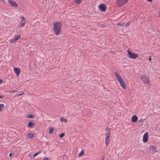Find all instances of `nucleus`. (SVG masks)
<instances>
[{
    "label": "nucleus",
    "instance_id": "23",
    "mask_svg": "<svg viewBox=\"0 0 160 160\" xmlns=\"http://www.w3.org/2000/svg\"><path fill=\"white\" fill-rule=\"evenodd\" d=\"M110 135V133H106L105 138L109 139Z\"/></svg>",
    "mask_w": 160,
    "mask_h": 160
},
{
    "label": "nucleus",
    "instance_id": "21",
    "mask_svg": "<svg viewBox=\"0 0 160 160\" xmlns=\"http://www.w3.org/2000/svg\"><path fill=\"white\" fill-rule=\"evenodd\" d=\"M110 141L109 139L105 138V144L106 146H108V144Z\"/></svg>",
    "mask_w": 160,
    "mask_h": 160
},
{
    "label": "nucleus",
    "instance_id": "25",
    "mask_svg": "<svg viewBox=\"0 0 160 160\" xmlns=\"http://www.w3.org/2000/svg\"><path fill=\"white\" fill-rule=\"evenodd\" d=\"M156 149V147H155V146H150V150H153V149H154V150H155Z\"/></svg>",
    "mask_w": 160,
    "mask_h": 160
},
{
    "label": "nucleus",
    "instance_id": "28",
    "mask_svg": "<svg viewBox=\"0 0 160 160\" xmlns=\"http://www.w3.org/2000/svg\"><path fill=\"white\" fill-rule=\"evenodd\" d=\"M138 122L140 123H142V125L143 123V120L142 119H141V120H139Z\"/></svg>",
    "mask_w": 160,
    "mask_h": 160
},
{
    "label": "nucleus",
    "instance_id": "11",
    "mask_svg": "<svg viewBox=\"0 0 160 160\" xmlns=\"http://www.w3.org/2000/svg\"><path fill=\"white\" fill-rule=\"evenodd\" d=\"M14 72L16 74V75L17 76H18L19 75L20 73V72L21 70L19 68H14Z\"/></svg>",
    "mask_w": 160,
    "mask_h": 160
},
{
    "label": "nucleus",
    "instance_id": "38",
    "mask_svg": "<svg viewBox=\"0 0 160 160\" xmlns=\"http://www.w3.org/2000/svg\"><path fill=\"white\" fill-rule=\"evenodd\" d=\"M4 0H0V1H3Z\"/></svg>",
    "mask_w": 160,
    "mask_h": 160
},
{
    "label": "nucleus",
    "instance_id": "27",
    "mask_svg": "<svg viewBox=\"0 0 160 160\" xmlns=\"http://www.w3.org/2000/svg\"><path fill=\"white\" fill-rule=\"evenodd\" d=\"M84 153V151L83 150H82L78 154V156H81Z\"/></svg>",
    "mask_w": 160,
    "mask_h": 160
},
{
    "label": "nucleus",
    "instance_id": "9",
    "mask_svg": "<svg viewBox=\"0 0 160 160\" xmlns=\"http://www.w3.org/2000/svg\"><path fill=\"white\" fill-rule=\"evenodd\" d=\"M8 2L9 4L12 7H17L18 6V4L13 1L8 0Z\"/></svg>",
    "mask_w": 160,
    "mask_h": 160
},
{
    "label": "nucleus",
    "instance_id": "17",
    "mask_svg": "<svg viewBox=\"0 0 160 160\" xmlns=\"http://www.w3.org/2000/svg\"><path fill=\"white\" fill-rule=\"evenodd\" d=\"M54 131V129L53 128H50L48 132L50 134L52 133Z\"/></svg>",
    "mask_w": 160,
    "mask_h": 160
},
{
    "label": "nucleus",
    "instance_id": "2",
    "mask_svg": "<svg viewBox=\"0 0 160 160\" xmlns=\"http://www.w3.org/2000/svg\"><path fill=\"white\" fill-rule=\"evenodd\" d=\"M115 75L117 80L119 82L121 86L123 89H126V85L122 77L117 72H115Z\"/></svg>",
    "mask_w": 160,
    "mask_h": 160
},
{
    "label": "nucleus",
    "instance_id": "5",
    "mask_svg": "<svg viewBox=\"0 0 160 160\" xmlns=\"http://www.w3.org/2000/svg\"><path fill=\"white\" fill-rule=\"evenodd\" d=\"M141 79L144 83L146 84H148L149 82L148 78L145 75H142L141 77Z\"/></svg>",
    "mask_w": 160,
    "mask_h": 160
},
{
    "label": "nucleus",
    "instance_id": "14",
    "mask_svg": "<svg viewBox=\"0 0 160 160\" xmlns=\"http://www.w3.org/2000/svg\"><path fill=\"white\" fill-rule=\"evenodd\" d=\"M34 137V134L32 132H29L28 134L27 137L28 138H31Z\"/></svg>",
    "mask_w": 160,
    "mask_h": 160
},
{
    "label": "nucleus",
    "instance_id": "13",
    "mask_svg": "<svg viewBox=\"0 0 160 160\" xmlns=\"http://www.w3.org/2000/svg\"><path fill=\"white\" fill-rule=\"evenodd\" d=\"M35 125V124L31 121L29 122L28 123V127L29 128H32Z\"/></svg>",
    "mask_w": 160,
    "mask_h": 160
},
{
    "label": "nucleus",
    "instance_id": "31",
    "mask_svg": "<svg viewBox=\"0 0 160 160\" xmlns=\"http://www.w3.org/2000/svg\"><path fill=\"white\" fill-rule=\"evenodd\" d=\"M2 82H3V80L1 79H0V84H1Z\"/></svg>",
    "mask_w": 160,
    "mask_h": 160
},
{
    "label": "nucleus",
    "instance_id": "26",
    "mask_svg": "<svg viewBox=\"0 0 160 160\" xmlns=\"http://www.w3.org/2000/svg\"><path fill=\"white\" fill-rule=\"evenodd\" d=\"M65 135V133H62L61 134H60L59 135V137L60 138H62Z\"/></svg>",
    "mask_w": 160,
    "mask_h": 160
},
{
    "label": "nucleus",
    "instance_id": "19",
    "mask_svg": "<svg viewBox=\"0 0 160 160\" xmlns=\"http://www.w3.org/2000/svg\"><path fill=\"white\" fill-rule=\"evenodd\" d=\"M110 129H109L108 128H106L105 129V130L106 131L107 133H111V131H110Z\"/></svg>",
    "mask_w": 160,
    "mask_h": 160
},
{
    "label": "nucleus",
    "instance_id": "8",
    "mask_svg": "<svg viewBox=\"0 0 160 160\" xmlns=\"http://www.w3.org/2000/svg\"><path fill=\"white\" fill-rule=\"evenodd\" d=\"M25 21L26 20L24 17H22L21 18L20 23L18 25V26L20 27H21L23 26L25 24Z\"/></svg>",
    "mask_w": 160,
    "mask_h": 160
},
{
    "label": "nucleus",
    "instance_id": "24",
    "mask_svg": "<svg viewBox=\"0 0 160 160\" xmlns=\"http://www.w3.org/2000/svg\"><path fill=\"white\" fill-rule=\"evenodd\" d=\"M41 152L40 151L38 152H36L34 154V155H33V158H34L36 156H37L38 155V154H40V153H41Z\"/></svg>",
    "mask_w": 160,
    "mask_h": 160
},
{
    "label": "nucleus",
    "instance_id": "35",
    "mask_svg": "<svg viewBox=\"0 0 160 160\" xmlns=\"http://www.w3.org/2000/svg\"><path fill=\"white\" fill-rule=\"evenodd\" d=\"M23 92H22V93H21V94H18V96H20V95H22V94H23Z\"/></svg>",
    "mask_w": 160,
    "mask_h": 160
},
{
    "label": "nucleus",
    "instance_id": "7",
    "mask_svg": "<svg viewBox=\"0 0 160 160\" xmlns=\"http://www.w3.org/2000/svg\"><path fill=\"white\" fill-rule=\"evenodd\" d=\"M148 132L145 133L143 137V141L144 143H146L147 142L148 140Z\"/></svg>",
    "mask_w": 160,
    "mask_h": 160
},
{
    "label": "nucleus",
    "instance_id": "1",
    "mask_svg": "<svg viewBox=\"0 0 160 160\" xmlns=\"http://www.w3.org/2000/svg\"><path fill=\"white\" fill-rule=\"evenodd\" d=\"M62 25L60 22H56L53 23V31L56 35L60 34Z\"/></svg>",
    "mask_w": 160,
    "mask_h": 160
},
{
    "label": "nucleus",
    "instance_id": "18",
    "mask_svg": "<svg viewBox=\"0 0 160 160\" xmlns=\"http://www.w3.org/2000/svg\"><path fill=\"white\" fill-rule=\"evenodd\" d=\"M61 121L62 122H67L68 121V120L67 119H66L65 118H63V117H62L61 119Z\"/></svg>",
    "mask_w": 160,
    "mask_h": 160
},
{
    "label": "nucleus",
    "instance_id": "37",
    "mask_svg": "<svg viewBox=\"0 0 160 160\" xmlns=\"http://www.w3.org/2000/svg\"><path fill=\"white\" fill-rule=\"evenodd\" d=\"M3 97L1 95H0V98H3Z\"/></svg>",
    "mask_w": 160,
    "mask_h": 160
},
{
    "label": "nucleus",
    "instance_id": "36",
    "mask_svg": "<svg viewBox=\"0 0 160 160\" xmlns=\"http://www.w3.org/2000/svg\"><path fill=\"white\" fill-rule=\"evenodd\" d=\"M101 160H104V157H102V158Z\"/></svg>",
    "mask_w": 160,
    "mask_h": 160
},
{
    "label": "nucleus",
    "instance_id": "34",
    "mask_svg": "<svg viewBox=\"0 0 160 160\" xmlns=\"http://www.w3.org/2000/svg\"><path fill=\"white\" fill-rule=\"evenodd\" d=\"M147 1H149L150 2H152V0H146Z\"/></svg>",
    "mask_w": 160,
    "mask_h": 160
},
{
    "label": "nucleus",
    "instance_id": "15",
    "mask_svg": "<svg viewBox=\"0 0 160 160\" xmlns=\"http://www.w3.org/2000/svg\"><path fill=\"white\" fill-rule=\"evenodd\" d=\"M5 106L3 104H0V112L2 111Z\"/></svg>",
    "mask_w": 160,
    "mask_h": 160
},
{
    "label": "nucleus",
    "instance_id": "29",
    "mask_svg": "<svg viewBox=\"0 0 160 160\" xmlns=\"http://www.w3.org/2000/svg\"><path fill=\"white\" fill-rule=\"evenodd\" d=\"M42 160H49L48 157H45Z\"/></svg>",
    "mask_w": 160,
    "mask_h": 160
},
{
    "label": "nucleus",
    "instance_id": "22",
    "mask_svg": "<svg viewBox=\"0 0 160 160\" xmlns=\"http://www.w3.org/2000/svg\"><path fill=\"white\" fill-rule=\"evenodd\" d=\"M75 3H77L78 4H79L82 2L81 0H75L74 1Z\"/></svg>",
    "mask_w": 160,
    "mask_h": 160
},
{
    "label": "nucleus",
    "instance_id": "33",
    "mask_svg": "<svg viewBox=\"0 0 160 160\" xmlns=\"http://www.w3.org/2000/svg\"><path fill=\"white\" fill-rule=\"evenodd\" d=\"M12 153L11 152V153L9 154V156L10 157H11V156H12Z\"/></svg>",
    "mask_w": 160,
    "mask_h": 160
},
{
    "label": "nucleus",
    "instance_id": "4",
    "mask_svg": "<svg viewBox=\"0 0 160 160\" xmlns=\"http://www.w3.org/2000/svg\"><path fill=\"white\" fill-rule=\"evenodd\" d=\"M118 6L121 7L128 2V0H116Z\"/></svg>",
    "mask_w": 160,
    "mask_h": 160
},
{
    "label": "nucleus",
    "instance_id": "32",
    "mask_svg": "<svg viewBox=\"0 0 160 160\" xmlns=\"http://www.w3.org/2000/svg\"><path fill=\"white\" fill-rule=\"evenodd\" d=\"M149 62H151V60H152V59H151V58L150 56V57H149Z\"/></svg>",
    "mask_w": 160,
    "mask_h": 160
},
{
    "label": "nucleus",
    "instance_id": "16",
    "mask_svg": "<svg viewBox=\"0 0 160 160\" xmlns=\"http://www.w3.org/2000/svg\"><path fill=\"white\" fill-rule=\"evenodd\" d=\"M117 25L119 26H125V23H124L119 22L117 23Z\"/></svg>",
    "mask_w": 160,
    "mask_h": 160
},
{
    "label": "nucleus",
    "instance_id": "30",
    "mask_svg": "<svg viewBox=\"0 0 160 160\" xmlns=\"http://www.w3.org/2000/svg\"><path fill=\"white\" fill-rule=\"evenodd\" d=\"M129 25V23L128 22H127L126 24H125V26L124 27H127Z\"/></svg>",
    "mask_w": 160,
    "mask_h": 160
},
{
    "label": "nucleus",
    "instance_id": "10",
    "mask_svg": "<svg viewBox=\"0 0 160 160\" xmlns=\"http://www.w3.org/2000/svg\"><path fill=\"white\" fill-rule=\"evenodd\" d=\"M20 37V35H17L13 38H12L11 39L10 42L11 43H13L16 41L18 40Z\"/></svg>",
    "mask_w": 160,
    "mask_h": 160
},
{
    "label": "nucleus",
    "instance_id": "3",
    "mask_svg": "<svg viewBox=\"0 0 160 160\" xmlns=\"http://www.w3.org/2000/svg\"><path fill=\"white\" fill-rule=\"evenodd\" d=\"M128 52V57L130 58L134 59L137 58L138 55L135 53L132 52L129 50L127 51Z\"/></svg>",
    "mask_w": 160,
    "mask_h": 160
},
{
    "label": "nucleus",
    "instance_id": "6",
    "mask_svg": "<svg viewBox=\"0 0 160 160\" xmlns=\"http://www.w3.org/2000/svg\"><path fill=\"white\" fill-rule=\"evenodd\" d=\"M99 9L102 12H105L106 9L107 7L104 4H101L98 6Z\"/></svg>",
    "mask_w": 160,
    "mask_h": 160
},
{
    "label": "nucleus",
    "instance_id": "20",
    "mask_svg": "<svg viewBox=\"0 0 160 160\" xmlns=\"http://www.w3.org/2000/svg\"><path fill=\"white\" fill-rule=\"evenodd\" d=\"M27 117L31 118H33L35 117V116L34 115L29 114L28 115Z\"/></svg>",
    "mask_w": 160,
    "mask_h": 160
},
{
    "label": "nucleus",
    "instance_id": "12",
    "mask_svg": "<svg viewBox=\"0 0 160 160\" xmlns=\"http://www.w3.org/2000/svg\"><path fill=\"white\" fill-rule=\"evenodd\" d=\"M138 118L136 115H134L132 116V118L131 121L132 122H135L138 121Z\"/></svg>",
    "mask_w": 160,
    "mask_h": 160
}]
</instances>
